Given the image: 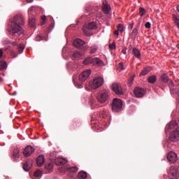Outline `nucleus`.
Segmentation results:
<instances>
[{
  "mask_svg": "<svg viewBox=\"0 0 179 179\" xmlns=\"http://www.w3.org/2000/svg\"><path fill=\"white\" fill-rule=\"evenodd\" d=\"M117 31H120V33H122L124 31V25L122 24H119L117 26Z\"/></svg>",
  "mask_w": 179,
  "mask_h": 179,
  "instance_id": "37",
  "label": "nucleus"
},
{
  "mask_svg": "<svg viewBox=\"0 0 179 179\" xmlns=\"http://www.w3.org/2000/svg\"><path fill=\"white\" fill-rule=\"evenodd\" d=\"M104 80L101 77L94 78L92 82L90 83V87L92 89H99L101 86H103Z\"/></svg>",
  "mask_w": 179,
  "mask_h": 179,
  "instance_id": "4",
  "label": "nucleus"
},
{
  "mask_svg": "<svg viewBox=\"0 0 179 179\" xmlns=\"http://www.w3.org/2000/svg\"><path fill=\"white\" fill-rule=\"evenodd\" d=\"M132 52L136 58H141V51L138 48H134L132 49Z\"/></svg>",
  "mask_w": 179,
  "mask_h": 179,
  "instance_id": "25",
  "label": "nucleus"
},
{
  "mask_svg": "<svg viewBox=\"0 0 179 179\" xmlns=\"http://www.w3.org/2000/svg\"><path fill=\"white\" fill-rule=\"evenodd\" d=\"M118 30H116L114 31V34H115V36H118L119 33H118Z\"/></svg>",
  "mask_w": 179,
  "mask_h": 179,
  "instance_id": "52",
  "label": "nucleus"
},
{
  "mask_svg": "<svg viewBox=\"0 0 179 179\" xmlns=\"http://www.w3.org/2000/svg\"><path fill=\"white\" fill-rule=\"evenodd\" d=\"M74 85H76V86L78 85V84H76V83H74Z\"/></svg>",
  "mask_w": 179,
  "mask_h": 179,
  "instance_id": "62",
  "label": "nucleus"
},
{
  "mask_svg": "<svg viewBox=\"0 0 179 179\" xmlns=\"http://www.w3.org/2000/svg\"><path fill=\"white\" fill-rule=\"evenodd\" d=\"M31 165L32 163L31 161H27L24 164H23V169L24 170V171H29V170H30V169H31Z\"/></svg>",
  "mask_w": 179,
  "mask_h": 179,
  "instance_id": "20",
  "label": "nucleus"
},
{
  "mask_svg": "<svg viewBox=\"0 0 179 179\" xmlns=\"http://www.w3.org/2000/svg\"><path fill=\"white\" fill-rule=\"evenodd\" d=\"M112 90H113L114 93L117 96H121L124 94V91L122 90V87L120 85V84L114 83L112 85Z\"/></svg>",
  "mask_w": 179,
  "mask_h": 179,
  "instance_id": "9",
  "label": "nucleus"
},
{
  "mask_svg": "<svg viewBox=\"0 0 179 179\" xmlns=\"http://www.w3.org/2000/svg\"><path fill=\"white\" fill-rule=\"evenodd\" d=\"M82 57V54L79 52H75L73 54V58H80Z\"/></svg>",
  "mask_w": 179,
  "mask_h": 179,
  "instance_id": "35",
  "label": "nucleus"
},
{
  "mask_svg": "<svg viewBox=\"0 0 179 179\" xmlns=\"http://www.w3.org/2000/svg\"><path fill=\"white\" fill-rule=\"evenodd\" d=\"M135 78V76H132L129 78V82L127 83L128 86L129 87H131L132 86V85L134 84V78Z\"/></svg>",
  "mask_w": 179,
  "mask_h": 179,
  "instance_id": "36",
  "label": "nucleus"
},
{
  "mask_svg": "<svg viewBox=\"0 0 179 179\" xmlns=\"http://www.w3.org/2000/svg\"><path fill=\"white\" fill-rule=\"evenodd\" d=\"M50 156H54V152H52V153L50 154Z\"/></svg>",
  "mask_w": 179,
  "mask_h": 179,
  "instance_id": "58",
  "label": "nucleus"
},
{
  "mask_svg": "<svg viewBox=\"0 0 179 179\" xmlns=\"http://www.w3.org/2000/svg\"><path fill=\"white\" fill-rule=\"evenodd\" d=\"M6 68V62H3L0 64V71H3Z\"/></svg>",
  "mask_w": 179,
  "mask_h": 179,
  "instance_id": "38",
  "label": "nucleus"
},
{
  "mask_svg": "<svg viewBox=\"0 0 179 179\" xmlns=\"http://www.w3.org/2000/svg\"><path fill=\"white\" fill-rule=\"evenodd\" d=\"M177 122L176 120H173L170 122L165 127L166 132H169L170 129H174V128H177Z\"/></svg>",
  "mask_w": 179,
  "mask_h": 179,
  "instance_id": "15",
  "label": "nucleus"
},
{
  "mask_svg": "<svg viewBox=\"0 0 179 179\" xmlns=\"http://www.w3.org/2000/svg\"><path fill=\"white\" fill-rule=\"evenodd\" d=\"M45 169L46 170H52L54 169V164L52 162L48 163L45 165Z\"/></svg>",
  "mask_w": 179,
  "mask_h": 179,
  "instance_id": "29",
  "label": "nucleus"
},
{
  "mask_svg": "<svg viewBox=\"0 0 179 179\" xmlns=\"http://www.w3.org/2000/svg\"><path fill=\"white\" fill-rule=\"evenodd\" d=\"M90 54H94V52L99 50V48L97 45H94L90 48Z\"/></svg>",
  "mask_w": 179,
  "mask_h": 179,
  "instance_id": "31",
  "label": "nucleus"
},
{
  "mask_svg": "<svg viewBox=\"0 0 179 179\" xmlns=\"http://www.w3.org/2000/svg\"><path fill=\"white\" fill-rule=\"evenodd\" d=\"M78 169L76 166H72L69 168V171L70 173H76V171H78Z\"/></svg>",
  "mask_w": 179,
  "mask_h": 179,
  "instance_id": "33",
  "label": "nucleus"
},
{
  "mask_svg": "<svg viewBox=\"0 0 179 179\" xmlns=\"http://www.w3.org/2000/svg\"><path fill=\"white\" fill-rule=\"evenodd\" d=\"M55 164L56 166H64V164H66L68 161L64 158L57 157L54 159Z\"/></svg>",
  "mask_w": 179,
  "mask_h": 179,
  "instance_id": "17",
  "label": "nucleus"
},
{
  "mask_svg": "<svg viewBox=\"0 0 179 179\" xmlns=\"http://www.w3.org/2000/svg\"><path fill=\"white\" fill-rule=\"evenodd\" d=\"M134 93L137 99H142L146 94V90L142 87H136L134 90Z\"/></svg>",
  "mask_w": 179,
  "mask_h": 179,
  "instance_id": "7",
  "label": "nucleus"
},
{
  "mask_svg": "<svg viewBox=\"0 0 179 179\" xmlns=\"http://www.w3.org/2000/svg\"><path fill=\"white\" fill-rule=\"evenodd\" d=\"M150 71H152V68H150V67H145L142 70L141 73H140V76H145V75H148V73H149Z\"/></svg>",
  "mask_w": 179,
  "mask_h": 179,
  "instance_id": "23",
  "label": "nucleus"
},
{
  "mask_svg": "<svg viewBox=\"0 0 179 179\" xmlns=\"http://www.w3.org/2000/svg\"><path fill=\"white\" fill-rule=\"evenodd\" d=\"M3 57V51L0 49V58H2Z\"/></svg>",
  "mask_w": 179,
  "mask_h": 179,
  "instance_id": "51",
  "label": "nucleus"
},
{
  "mask_svg": "<svg viewBox=\"0 0 179 179\" xmlns=\"http://www.w3.org/2000/svg\"><path fill=\"white\" fill-rule=\"evenodd\" d=\"M176 47H177V48H179V44H178V45H176Z\"/></svg>",
  "mask_w": 179,
  "mask_h": 179,
  "instance_id": "60",
  "label": "nucleus"
},
{
  "mask_svg": "<svg viewBox=\"0 0 179 179\" xmlns=\"http://www.w3.org/2000/svg\"><path fill=\"white\" fill-rule=\"evenodd\" d=\"M20 150H19V148H15L13 150V159H19V153H20Z\"/></svg>",
  "mask_w": 179,
  "mask_h": 179,
  "instance_id": "26",
  "label": "nucleus"
},
{
  "mask_svg": "<svg viewBox=\"0 0 179 179\" xmlns=\"http://www.w3.org/2000/svg\"><path fill=\"white\" fill-rule=\"evenodd\" d=\"M85 28L87 29L88 30H96L97 29V24H96V22H92L88 23V24L86 25V27L84 25L83 28V33H85V34H87V31L86 30Z\"/></svg>",
  "mask_w": 179,
  "mask_h": 179,
  "instance_id": "10",
  "label": "nucleus"
},
{
  "mask_svg": "<svg viewBox=\"0 0 179 179\" xmlns=\"http://www.w3.org/2000/svg\"><path fill=\"white\" fill-rule=\"evenodd\" d=\"M167 159L171 163H176V162L178 160V158L177 157V154H176V152L171 151L167 155Z\"/></svg>",
  "mask_w": 179,
  "mask_h": 179,
  "instance_id": "13",
  "label": "nucleus"
},
{
  "mask_svg": "<svg viewBox=\"0 0 179 179\" xmlns=\"http://www.w3.org/2000/svg\"><path fill=\"white\" fill-rule=\"evenodd\" d=\"M17 50L18 52H20V54H22V52H23V51L24 50V45H23V44L18 45L17 47Z\"/></svg>",
  "mask_w": 179,
  "mask_h": 179,
  "instance_id": "30",
  "label": "nucleus"
},
{
  "mask_svg": "<svg viewBox=\"0 0 179 179\" xmlns=\"http://www.w3.org/2000/svg\"><path fill=\"white\" fill-rule=\"evenodd\" d=\"M32 12H33V8H29V10H28L29 17H31Z\"/></svg>",
  "mask_w": 179,
  "mask_h": 179,
  "instance_id": "45",
  "label": "nucleus"
},
{
  "mask_svg": "<svg viewBox=\"0 0 179 179\" xmlns=\"http://www.w3.org/2000/svg\"><path fill=\"white\" fill-rule=\"evenodd\" d=\"M169 141L171 142H177V141H179V131L178 129H176L171 133Z\"/></svg>",
  "mask_w": 179,
  "mask_h": 179,
  "instance_id": "12",
  "label": "nucleus"
},
{
  "mask_svg": "<svg viewBox=\"0 0 179 179\" xmlns=\"http://www.w3.org/2000/svg\"><path fill=\"white\" fill-rule=\"evenodd\" d=\"M109 48L110 50H115V43L113 42V43L109 44Z\"/></svg>",
  "mask_w": 179,
  "mask_h": 179,
  "instance_id": "41",
  "label": "nucleus"
},
{
  "mask_svg": "<svg viewBox=\"0 0 179 179\" xmlns=\"http://www.w3.org/2000/svg\"><path fill=\"white\" fill-rule=\"evenodd\" d=\"M40 40H43V37L41 36H36V41H40Z\"/></svg>",
  "mask_w": 179,
  "mask_h": 179,
  "instance_id": "49",
  "label": "nucleus"
},
{
  "mask_svg": "<svg viewBox=\"0 0 179 179\" xmlns=\"http://www.w3.org/2000/svg\"><path fill=\"white\" fill-rule=\"evenodd\" d=\"M41 171L40 170H36L35 172H34V176L35 177H41Z\"/></svg>",
  "mask_w": 179,
  "mask_h": 179,
  "instance_id": "39",
  "label": "nucleus"
},
{
  "mask_svg": "<svg viewBox=\"0 0 179 179\" xmlns=\"http://www.w3.org/2000/svg\"><path fill=\"white\" fill-rule=\"evenodd\" d=\"M111 108L113 113H118V111L119 113L121 112V110H122V100L115 98L113 100Z\"/></svg>",
  "mask_w": 179,
  "mask_h": 179,
  "instance_id": "3",
  "label": "nucleus"
},
{
  "mask_svg": "<svg viewBox=\"0 0 179 179\" xmlns=\"http://www.w3.org/2000/svg\"><path fill=\"white\" fill-rule=\"evenodd\" d=\"M151 26H152V24L149 22H146L145 24V29H150Z\"/></svg>",
  "mask_w": 179,
  "mask_h": 179,
  "instance_id": "43",
  "label": "nucleus"
},
{
  "mask_svg": "<svg viewBox=\"0 0 179 179\" xmlns=\"http://www.w3.org/2000/svg\"><path fill=\"white\" fill-rule=\"evenodd\" d=\"M102 10L106 15H108V13H110V6H108L107 1L103 2Z\"/></svg>",
  "mask_w": 179,
  "mask_h": 179,
  "instance_id": "18",
  "label": "nucleus"
},
{
  "mask_svg": "<svg viewBox=\"0 0 179 179\" xmlns=\"http://www.w3.org/2000/svg\"><path fill=\"white\" fill-rule=\"evenodd\" d=\"M169 179H176V178H169Z\"/></svg>",
  "mask_w": 179,
  "mask_h": 179,
  "instance_id": "63",
  "label": "nucleus"
},
{
  "mask_svg": "<svg viewBox=\"0 0 179 179\" xmlns=\"http://www.w3.org/2000/svg\"><path fill=\"white\" fill-rule=\"evenodd\" d=\"M45 19H47V17L45 16L42 17V20L43 22H45Z\"/></svg>",
  "mask_w": 179,
  "mask_h": 179,
  "instance_id": "54",
  "label": "nucleus"
},
{
  "mask_svg": "<svg viewBox=\"0 0 179 179\" xmlns=\"http://www.w3.org/2000/svg\"><path fill=\"white\" fill-rule=\"evenodd\" d=\"M44 162L45 160L43 155H39L36 159V164L38 166V167H41L44 164Z\"/></svg>",
  "mask_w": 179,
  "mask_h": 179,
  "instance_id": "19",
  "label": "nucleus"
},
{
  "mask_svg": "<svg viewBox=\"0 0 179 179\" xmlns=\"http://www.w3.org/2000/svg\"><path fill=\"white\" fill-rule=\"evenodd\" d=\"M13 94V96H16V94H17V92H16V91L14 92Z\"/></svg>",
  "mask_w": 179,
  "mask_h": 179,
  "instance_id": "57",
  "label": "nucleus"
},
{
  "mask_svg": "<svg viewBox=\"0 0 179 179\" xmlns=\"http://www.w3.org/2000/svg\"><path fill=\"white\" fill-rule=\"evenodd\" d=\"M86 43L80 39H76L73 41V45L74 47H76L77 48H78L79 50H82V48H83V45H85Z\"/></svg>",
  "mask_w": 179,
  "mask_h": 179,
  "instance_id": "16",
  "label": "nucleus"
},
{
  "mask_svg": "<svg viewBox=\"0 0 179 179\" xmlns=\"http://www.w3.org/2000/svg\"><path fill=\"white\" fill-rule=\"evenodd\" d=\"M129 29H132V28L134 27V24H131L129 26Z\"/></svg>",
  "mask_w": 179,
  "mask_h": 179,
  "instance_id": "53",
  "label": "nucleus"
},
{
  "mask_svg": "<svg viewBox=\"0 0 179 179\" xmlns=\"http://www.w3.org/2000/svg\"><path fill=\"white\" fill-rule=\"evenodd\" d=\"M24 25V18L22 14L16 15L13 20L10 27V33L15 37L23 36V26Z\"/></svg>",
  "mask_w": 179,
  "mask_h": 179,
  "instance_id": "1",
  "label": "nucleus"
},
{
  "mask_svg": "<svg viewBox=\"0 0 179 179\" xmlns=\"http://www.w3.org/2000/svg\"><path fill=\"white\" fill-rule=\"evenodd\" d=\"M108 115V110L106 108H101L99 112V116L102 118H107V116Z\"/></svg>",
  "mask_w": 179,
  "mask_h": 179,
  "instance_id": "22",
  "label": "nucleus"
},
{
  "mask_svg": "<svg viewBox=\"0 0 179 179\" xmlns=\"http://www.w3.org/2000/svg\"><path fill=\"white\" fill-rule=\"evenodd\" d=\"M87 49H89V47L87 45L84 46V45H83L81 50L86 51V50H87Z\"/></svg>",
  "mask_w": 179,
  "mask_h": 179,
  "instance_id": "48",
  "label": "nucleus"
},
{
  "mask_svg": "<svg viewBox=\"0 0 179 179\" xmlns=\"http://www.w3.org/2000/svg\"><path fill=\"white\" fill-rule=\"evenodd\" d=\"M11 57L13 58H16V57H17V54L15 52H11Z\"/></svg>",
  "mask_w": 179,
  "mask_h": 179,
  "instance_id": "46",
  "label": "nucleus"
},
{
  "mask_svg": "<svg viewBox=\"0 0 179 179\" xmlns=\"http://www.w3.org/2000/svg\"><path fill=\"white\" fill-rule=\"evenodd\" d=\"M168 176L169 178L178 179V170H177L174 166H171L168 171Z\"/></svg>",
  "mask_w": 179,
  "mask_h": 179,
  "instance_id": "8",
  "label": "nucleus"
},
{
  "mask_svg": "<svg viewBox=\"0 0 179 179\" xmlns=\"http://www.w3.org/2000/svg\"><path fill=\"white\" fill-rule=\"evenodd\" d=\"M84 65H98V66H103L104 65V63L103 62V60L97 58V57H88L86 58L83 61Z\"/></svg>",
  "mask_w": 179,
  "mask_h": 179,
  "instance_id": "2",
  "label": "nucleus"
},
{
  "mask_svg": "<svg viewBox=\"0 0 179 179\" xmlns=\"http://www.w3.org/2000/svg\"><path fill=\"white\" fill-rule=\"evenodd\" d=\"M78 178L80 179H85L87 178V173L85 171H80L78 173Z\"/></svg>",
  "mask_w": 179,
  "mask_h": 179,
  "instance_id": "28",
  "label": "nucleus"
},
{
  "mask_svg": "<svg viewBox=\"0 0 179 179\" xmlns=\"http://www.w3.org/2000/svg\"><path fill=\"white\" fill-rule=\"evenodd\" d=\"M16 45V42H14V43H13V45Z\"/></svg>",
  "mask_w": 179,
  "mask_h": 179,
  "instance_id": "61",
  "label": "nucleus"
},
{
  "mask_svg": "<svg viewBox=\"0 0 179 179\" xmlns=\"http://www.w3.org/2000/svg\"><path fill=\"white\" fill-rule=\"evenodd\" d=\"M31 165L32 163L31 161H27L24 164H23V169L24 170V171H29V170H30V169H31Z\"/></svg>",
  "mask_w": 179,
  "mask_h": 179,
  "instance_id": "21",
  "label": "nucleus"
},
{
  "mask_svg": "<svg viewBox=\"0 0 179 179\" xmlns=\"http://www.w3.org/2000/svg\"><path fill=\"white\" fill-rule=\"evenodd\" d=\"M108 91L102 90L98 94L96 99L99 103H106L108 99Z\"/></svg>",
  "mask_w": 179,
  "mask_h": 179,
  "instance_id": "5",
  "label": "nucleus"
},
{
  "mask_svg": "<svg viewBox=\"0 0 179 179\" xmlns=\"http://www.w3.org/2000/svg\"><path fill=\"white\" fill-rule=\"evenodd\" d=\"M161 81L162 82V83H168L170 87L171 93H173V90H176V88H173V86H174L173 80L169 78V76H167L166 74H162V76H161Z\"/></svg>",
  "mask_w": 179,
  "mask_h": 179,
  "instance_id": "6",
  "label": "nucleus"
},
{
  "mask_svg": "<svg viewBox=\"0 0 179 179\" xmlns=\"http://www.w3.org/2000/svg\"><path fill=\"white\" fill-rule=\"evenodd\" d=\"M173 20H174L176 24L177 25V27L179 29V19H178V17H177V15H173Z\"/></svg>",
  "mask_w": 179,
  "mask_h": 179,
  "instance_id": "34",
  "label": "nucleus"
},
{
  "mask_svg": "<svg viewBox=\"0 0 179 179\" xmlns=\"http://www.w3.org/2000/svg\"><path fill=\"white\" fill-rule=\"evenodd\" d=\"M93 121H96V114H93L91 117V122L92 124H96V122H93Z\"/></svg>",
  "mask_w": 179,
  "mask_h": 179,
  "instance_id": "42",
  "label": "nucleus"
},
{
  "mask_svg": "<svg viewBox=\"0 0 179 179\" xmlns=\"http://www.w3.org/2000/svg\"><path fill=\"white\" fill-rule=\"evenodd\" d=\"M34 152V148L33 147L28 145L27 146L24 151H23V155L25 156V157H29V156H31V154Z\"/></svg>",
  "mask_w": 179,
  "mask_h": 179,
  "instance_id": "14",
  "label": "nucleus"
},
{
  "mask_svg": "<svg viewBox=\"0 0 179 179\" xmlns=\"http://www.w3.org/2000/svg\"><path fill=\"white\" fill-rule=\"evenodd\" d=\"M148 83H152V85L156 83V81L157 80V77L155 75L150 76L148 78Z\"/></svg>",
  "mask_w": 179,
  "mask_h": 179,
  "instance_id": "24",
  "label": "nucleus"
},
{
  "mask_svg": "<svg viewBox=\"0 0 179 179\" xmlns=\"http://www.w3.org/2000/svg\"><path fill=\"white\" fill-rule=\"evenodd\" d=\"M90 73H92V71L90 70H86L85 71H83L80 76H79V80L80 82H85L87 80V78L90 76Z\"/></svg>",
  "mask_w": 179,
  "mask_h": 179,
  "instance_id": "11",
  "label": "nucleus"
},
{
  "mask_svg": "<svg viewBox=\"0 0 179 179\" xmlns=\"http://www.w3.org/2000/svg\"><path fill=\"white\" fill-rule=\"evenodd\" d=\"M36 18L34 17H29V25L30 26V27H34V26L36 25Z\"/></svg>",
  "mask_w": 179,
  "mask_h": 179,
  "instance_id": "27",
  "label": "nucleus"
},
{
  "mask_svg": "<svg viewBox=\"0 0 179 179\" xmlns=\"http://www.w3.org/2000/svg\"><path fill=\"white\" fill-rule=\"evenodd\" d=\"M27 2H28V3H30L33 2V0H27Z\"/></svg>",
  "mask_w": 179,
  "mask_h": 179,
  "instance_id": "55",
  "label": "nucleus"
},
{
  "mask_svg": "<svg viewBox=\"0 0 179 179\" xmlns=\"http://www.w3.org/2000/svg\"><path fill=\"white\" fill-rule=\"evenodd\" d=\"M3 44H10V41H9V39H6L3 41Z\"/></svg>",
  "mask_w": 179,
  "mask_h": 179,
  "instance_id": "47",
  "label": "nucleus"
},
{
  "mask_svg": "<svg viewBox=\"0 0 179 179\" xmlns=\"http://www.w3.org/2000/svg\"><path fill=\"white\" fill-rule=\"evenodd\" d=\"M145 8H140V16H143V15H145Z\"/></svg>",
  "mask_w": 179,
  "mask_h": 179,
  "instance_id": "40",
  "label": "nucleus"
},
{
  "mask_svg": "<svg viewBox=\"0 0 179 179\" xmlns=\"http://www.w3.org/2000/svg\"><path fill=\"white\" fill-rule=\"evenodd\" d=\"M78 89H81L82 85H81V84H79V85H78Z\"/></svg>",
  "mask_w": 179,
  "mask_h": 179,
  "instance_id": "56",
  "label": "nucleus"
},
{
  "mask_svg": "<svg viewBox=\"0 0 179 179\" xmlns=\"http://www.w3.org/2000/svg\"><path fill=\"white\" fill-rule=\"evenodd\" d=\"M122 52L125 55V54H127V48H123Z\"/></svg>",
  "mask_w": 179,
  "mask_h": 179,
  "instance_id": "50",
  "label": "nucleus"
},
{
  "mask_svg": "<svg viewBox=\"0 0 179 179\" xmlns=\"http://www.w3.org/2000/svg\"><path fill=\"white\" fill-rule=\"evenodd\" d=\"M3 80H2V78L0 77V82H2Z\"/></svg>",
  "mask_w": 179,
  "mask_h": 179,
  "instance_id": "59",
  "label": "nucleus"
},
{
  "mask_svg": "<svg viewBox=\"0 0 179 179\" xmlns=\"http://www.w3.org/2000/svg\"><path fill=\"white\" fill-rule=\"evenodd\" d=\"M136 36H138V29H133V31L131 32V37L133 38H136Z\"/></svg>",
  "mask_w": 179,
  "mask_h": 179,
  "instance_id": "32",
  "label": "nucleus"
},
{
  "mask_svg": "<svg viewBox=\"0 0 179 179\" xmlns=\"http://www.w3.org/2000/svg\"><path fill=\"white\" fill-rule=\"evenodd\" d=\"M118 69H120V71H124V64L122 63H120L118 64Z\"/></svg>",
  "mask_w": 179,
  "mask_h": 179,
  "instance_id": "44",
  "label": "nucleus"
}]
</instances>
